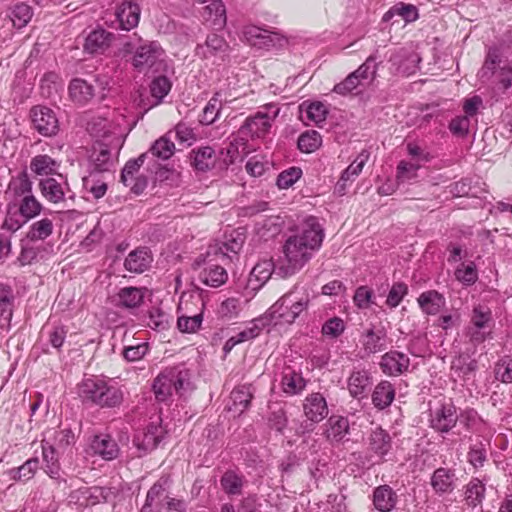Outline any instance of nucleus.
Instances as JSON below:
<instances>
[{"label":"nucleus","mask_w":512,"mask_h":512,"mask_svg":"<svg viewBox=\"0 0 512 512\" xmlns=\"http://www.w3.org/2000/svg\"><path fill=\"white\" fill-rule=\"evenodd\" d=\"M455 276L457 280L466 285L474 284L477 280V271L475 264L473 262L467 265H465L464 263L461 264V266L456 269Z\"/></svg>","instance_id":"nucleus-57"},{"label":"nucleus","mask_w":512,"mask_h":512,"mask_svg":"<svg viewBox=\"0 0 512 512\" xmlns=\"http://www.w3.org/2000/svg\"><path fill=\"white\" fill-rule=\"evenodd\" d=\"M245 242V235L239 231H233L230 234V237L226 242H223L220 246L213 248V253L218 254L221 253L223 257H228L232 259V257L228 256V253L231 252L235 255L241 250L243 244Z\"/></svg>","instance_id":"nucleus-36"},{"label":"nucleus","mask_w":512,"mask_h":512,"mask_svg":"<svg viewBox=\"0 0 512 512\" xmlns=\"http://www.w3.org/2000/svg\"><path fill=\"white\" fill-rule=\"evenodd\" d=\"M7 16L15 28L21 29L32 19L33 9L28 4L19 2L9 8Z\"/></svg>","instance_id":"nucleus-33"},{"label":"nucleus","mask_w":512,"mask_h":512,"mask_svg":"<svg viewBox=\"0 0 512 512\" xmlns=\"http://www.w3.org/2000/svg\"><path fill=\"white\" fill-rule=\"evenodd\" d=\"M324 230L314 216L308 217L299 233L290 236L284 246L283 252L286 264L278 268V274L287 277L300 270L311 258L312 252L317 250L323 241Z\"/></svg>","instance_id":"nucleus-1"},{"label":"nucleus","mask_w":512,"mask_h":512,"mask_svg":"<svg viewBox=\"0 0 512 512\" xmlns=\"http://www.w3.org/2000/svg\"><path fill=\"white\" fill-rule=\"evenodd\" d=\"M379 365L384 374L397 376L408 370L410 359L402 352L391 350L381 357Z\"/></svg>","instance_id":"nucleus-10"},{"label":"nucleus","mask_w":512,"mask_h":512,"mask_svg":"<svg viewBox=\"0 0 512 512\" xmlns=\"http://www.w3.org/2000/svg\"><path fill=\"white\" fill-rule=\"evenodd\" d=\"M121 147L120 138H113L110 143L97 141L93 146L90 155L91 170L90 173L113 174L117 162V155Z\"/></svg>","instance_id":"nucleus-5"},{"label":"nucleus","mask_w":512,"mask_h":512,"mask_svg":"<svg viewBox=\"0 0 512 512\" xmlns=\"http://www.w3.org/2000/svg\"><path fill=\"white\" fill-rule=\"evenodd\" d=\"M202 321V313L194 316H181L177 320V327L183 333H194L200 328Z\"/></svg>","instance_id":"nucleus-53"},{"label":"nucleus","mask_w":512,"mask_h":512,"mask_svg":"<svg viewBox=\"0 0 512 512\" xmlns=\"http://www.w3.org/2000/svg\"><path fill=\"white\" fill-rule=\"evenodd\" d=\"M326 437L330 442L339 443L349 432V421L342 416H331L328 419Z\"/></svg>","instance_id":"nucleus-32"},{"label":"nucleus","mask_w":512,"mask_h":512,"mask_svg":"<svg viewBox=\"0 0 512 512\" xmlns=\"http://www.w3.org/2000/svg\"><path fill=\"white\" fill-rule=\"evenodd\" d=\"M485 490V485L478 478H473L466 486L465 499L467 505L470 507L479 505L484 498Z\"/></svg>","instance_id":"nucleus-45"},{"label":"nucleus","mask_w":512,"mask_h":512,"mask_svg":"<svg viewBox=\"0 0 512 512\" xmlns=\"http://www.w3.org/2000/svg\"><path fill=\"white\" fill-rule=\"evenodd\" d=\"M69 94L74 102L84 104L93 98L94 88L87 81L75 78L70 82Z\"/></svg>","instance_id":"nucleus-30"},{"label":"nucleus","mask_w":512,"mask_h":512,"mask_svg":"<svg viewBox=\"0 0 512 512\" xmlns=\"http://www.w3.org/2000/svg\"><path fill=\"white\" fill-rule=\"evenodd\" d=\"M53 230V221L49 218H42L30 226L27 238L31 241L45 240L52 235Z\"/></svg>","instance_id":"nucleus-41"},{"label":"nucleus","mask_w":512,"mask_h":512,"mask_svg":"<svg viewBox=\"0 0 512 512\" xmlns=\"http://www.w3.org/2000/svg\"><path fill=\"white\" fill-rule=\"evenodd\" d=\"M279 109L275 105L269 104L263 110L258 111L253 116L246 118L239 132L251 138L264 137L270 130L272 122L278 116Z\"/></svg>","instance_id":"nucleus-6"},{"label":"nucleus","mask_w":512,"mask_h":512,"mask_svg":"<svg viewBox=\"0 0 512 512\" xmlns=\"http://www.w3.org/2000/svg\"><path fill=\"white\" fill-rule=\"evenodd\" d=\"M369 157L370 153L367 150H362L355 160L342 172L341 177L337 182V188L339 191H343L347 182L353 181L361 173Z\"/></svg>","instance_id":"nucleus-22"},{"label":"nucleus","mask_w":512,"mask_h":512,"mask_svg":"<svg viewBox=\"0 0 512 512\" xmlns=\"http://www.w3.org/2000/svg\"><path fill=\"white\" fill-rule=\"evenodd\" d=\"M170 133L171 132H168L166 135L157 139L147 153H150L153 157L161 160H168L171 158L174 155L176 148L174 142L169 138Z\"/></svg>","instance_id":"nucleus-34"},{"label":"nucleus","mask_w":512,"mask_h":512,"mask_svg":"<svg viewBox=\"0 0 512 512\" xmlns=\"http://www.w3.org/2000/svg\"><path fill=\"white\" fill-rule=\"evenodd\" d=\"M39 188L42 196L53 204L64 202L65 195L70 190L66 181L60 182L52 177L42 179Z\"/></svg>","instance_id":"nucleus-14"},{"label":"nucleus","mask_w":512,"mask_h":512,"mask_svg":"<svg viewBox=\"0 0 512 512\" xmlns=\"http://www.w3.org/2000/svg\"><path fill=\"white\" fill-rule=\"evenodd\" d=\"M252 398L251 386H239L231 392L232 404L228 406V410L240 415L249 407Z\"/></svg>","instance_id":"nucleus-27"},{"label":"nucleus","mask_w":512,"mask_h":512,"mask_svg":"<svg viewBox=\"0 0 512 512\" xmlns=\"http://www.w3.org/2000/svg\"><path fill=\"white\" fill-rule=\"evenodd\" d=\"M217 161L215 150L210 146H202L190 152L191 166L199 172H207L215 167Z\"/></svg>","instance_id":"nucleus-16"},{"label":"nucleus","mask_w":512,"mask_h":512,"mask_svg":"<svg viewBox=\"0 0 512 512\" xmlns=\"http://www.w3.org/2000/svg\"><path fill=\"white\" fill-rule=\"evenodd\" d=\"M211 3L204 8L203 17L211 20L212 24L222 27L226 24V9L221 0H210Z\"/></svg>","instance_id":"nucleus-39"},{"label":"nucleus","mask_w":512,"mask_h":512,"mask_svg":"<svg viewBox=\"0 0 512 512\" xmlns=\"http://www.w3.org/2000/svg\"><path fill=\"white\" fill-rule=\"evenodd\" d=\"M5 194L11 197L10 202H17L19 199L32 194V182L26 170L11 178Z\"/></svg>","instance_id":"nucleus-18"},{"label":"nucleus","mask_w":512,"mask_h":512,"mask_svg":"<svg viewBox=\"0 0 512 512\" xmlns=\"http://www.w3.org/2000/svg\"><path fill=\"white\" fill-rule=\"evenodd\" d=\"M57 166L56 161L46 154L36 155L30 162L31 171L40 176L53 174Z\"/></svg>","instance_id":"nucleus-43"},{"label":"nucleus","mask_w":512,"mask_h":512,"mask_svg":"<svg viewBox=\"0 0 512 512\" xmlns=\"http://www.w3.org/2000/svg\"><path fill=\"white\" fill-rule=\"evenodd\" d=\"M375 60L376 58L373 55L369 56L357 70L352 72L356 75L360 83L362 80H373L375 78L377 72V64L375 63Z\"/></svg>","instance_id":"nucleus-54"},{"label":"nucleus","mask_w":512,"mask_h":512,"mask_svg":"<svg viewBox=\"0 0 512 512\" xmlns=\"http://www.w3.org/2000/svg\"><path fill=\"white\" fill-rule=\"evenodd\" d=\"M30 115L34 128L45 137H51L57 134L59 122L54 111L46 106H34Z\"/></svg>","instance_id":"nucleus-7"},{"label":"nucleus","mask_w":512,"mask_h":512,"mask_svg":"<svg viewBox=\"0 0 512 512\" xmlns=\"http://www.w3.org/2000/svg\"><path fill=\"white\" fill-rule=\"evenodd\" d=\"M458 420L456 407L453 404H444L431 415V427L441 433L449 432L455 427Z\"/></svg>","instance_id":"nucleus-9"},{"label":"nucleus","mask_w":512,"mask_h":512,"mask_svg":"<svg viewBox=\"0 0 512 512\" xmlns=\"http://www.w3.org/2000/svg\"><path fill=\"white\" fill-rule=\"evenodd\" d=\"M17 206V202H9L7 204V212L2 224L3 229H6L10 232H16L28 222V220L21 214L19 209H17Z\"/></svg>","instance_id":"nucleus-37"},{"label":"nucleus","mask_w":512,"mask_h":512,"mask_svg":"<svg viewBox=\"0 0 512 512\" xmlns=\"http://www.w3.org/2000/svg\"><path fill=\"white\" fill-rule=\"evenodd\" d=\"M363 350L367 354L381 352L387 347V330L384 326L372 325L362 336Z\"/></svg>","instance_id":"nucleus-13"},{"label":"nucleus","mask_w":512,"mask_h":512,"mask_svg":"<svg viewBox=\"0 0 512 512\" xmlns=\"http://www.w3.org/2000/svg\"><path fill=\"white\" fill-rule=\"evenodd\" d=\"M373 290L367 286H360L356 289L353 301L359 309H367L373 304Z\"/></svg>","instance_id":"nucleus-59"},{"label":"nucleus","mask_w":512,"mask_h":512,"mask_svg":"<svg viewBox=\"0 0 512 512\" xmlns=\"http://www.w3.org/2000/svg\"><path fill=\"white\" fill-rule=\"evenodd\" d=\"M407 293L408 286L405 283H394L388 293L386 304L391 308L397 307Z\"/></svg>","instance_id":"nucleus-56"},{"label":"nucleus","mask_w":512,"mask_h":512,"mask_svg":"<svg viewBox=\"0 0 512 512\" xmlns=\"http://www.w3.org/2000/svg\"><path fill=\"white\" fill-rule=\"evenodd\" d=\"M302 175L299 167H291L281 172L277 177V186L281 189L292 186Z\"/></svg>","instance_id":"nucleus-58"},{"label":"nucleus","mask_w":512,"mask_h":512,"mask_svg":"<svg viewBox=\"0 0 512 512\" xmlns=\"http://www.w3.org/2000/svg\"><path fill=\"white\" fill-rule=\"evenodd\" d=\"M91 448L95 454L100 455L105 460H113L119 453L116 441L109 435L95 436Z\"/></svg>","instance_id":"nucleus-26"},{"label":"nucleus","mask_w":512,"mask_h":512,"mask_svg":"<svg viewBox=\"0 0 512 512\" xmlns=\"http://www.w3.org/2000/svg\"><path fill=\"white\" fill-rule=\"evenodd\" d=\"M163 438L162 427L151 423L146 428L138 430L133 438V443L141 454L153 451Z\"/></svg>","instance_id":"nucleus-8"},{"label":"nucleus","mask_w":512,"mask_h":512,"mask_svg":"<svg viewBox=\"0 0 512 512\" xmlns=\"http://www.w3.org/2000/svg\"><path fill=\"white\" fill-rule=\"evenodd\" d=\"M126 53H133L132 65L140 73H147L160 65L164 50L157 41L143 40L138 37L123 46Z\"/></svg>","instance_id":"nucleus-4"},{"label":"nucleus","mask_w":512,"mask_h":512,"mask_svg":"<svg viewBox=\"0 0 512 512\" xmlns=\"http://www.w3.org/2000/svg\"><path fill=\"white\" fill-rule=\"evenodd\" d=\"M322 143L321 135L315 130H309L302 133L297 141L298 148L303 153H312L316 151Z\"/></svg>","instance_id":"nucleus-47"},{"label":"nucleus","mask_w":512,"mask_h":512,"mask_svg":"<svg viewBox=\"0 0 512 512\" xmlns=\"http://www.w3.org/2000/svg\"><path fill=\"white\" fill-rule=\"evenodd\" d=\"M304 414L314 423L321 422L328 415V407L325 398L320 393H312L306 397L303 404Z\"/></svg>","instance_id":"nucleus-15"},{"label":"nucleus","mask_w":512,"mask_h":512,"mask_svg":"<svg viewBox=\"0 0 512 512\" xmlns=\"http://www.w3.org/2000/svg\"><path fill=\"white\" fill-rule=\"evenodd\" d=\"M39 461L37 458L27 460L22 466H20L13 475L15 480H28L33 477L36 470L38 469Z\"/></svg>","instance_id":"nucleus-61"},{"label":"nucleus","mask_w":512,"mask_h":512,"mask_svg":"<svg viewBox=\"0 0 512 512\" xmlns=\"http://www.w3.org/2000/svg\"><path fill=\"white\" fill-rule=\"evenodd\" d=\"M501 62V54L498 48L490 47L483 67L481 68V77L490 78L495 73L496 68Z\"/></svg>","instance_id":"nucleus-50"},{"label":"nucleus","mask_w":512,"mask_h":512,"mask_svg":"<svg viewBox=\"0 0 512 512\" xmlns=\"http://www.w3.org/2000/svg\"><path fill=\"white\" fill-rule=\"evenodd\" d=\"M151 262L152 258L147 248H138L129 253L124 266L129 272L140 274L149 268Z\"/></svg>","instance_id":"nucleus-24"},{"label":"nucleus","mask_w":512,"mask_h":512,"mask_svg":"<svg viewBox=\"0 0 512 512\" xmlns=\"http://www.w3.org/2000/svg\"><path fill=\"white\" fill-rule=\"evenodd\" d=\"M114 34L103 28L91 31L86 37L84 48L91 54L102 53L111 45Z\"/></svg>","instance_id":"nucleus-17"},{"label":"nucleus","mask_w":512,"mask_h":512,"mask_svg":"<svg viewBox=\"0 0 512 512\" xmlns=\"http://www.w3.org/2000/svg\"><path fill=\"white\" fill-rule=\"evenodd\" d=\"M219 93H215V95L209 100L207 105L203 110V114L201 116L200 122L204 125H210L216 121L219 117L221 111V100L218 98Z\"/></svg>","instance_id":"nucleus-49"},{"label":"nucleus","mask_w":512,"mask_h":512,"mask_svg":"<svg viewBox=\"0 0 512 512\" xmlns=\"http://www.w3.org/2000/svg\"><path fill=\"white\" fill-rule=\"evenodd\" d=\"M170 89L171 82L167 77L159 76L155 78L150 85V92L155 101L148 108H146L145 111H147L155 105L160 104L163 98L169 93Z\"/></svg>","instance_id":"nucleus-46"},{"label":"nucleus","mask_w":512,"mask_h":512,"mask_svg":"<svg viewBox=\"0 0 512 512\" xmlns=\"http://www.w3.org/2000/svg\"><path fill=\"white\" fill-rule=\"evenodd\" d=\"M228 48L227 42L217 34H210L207 36L204 45L197 46V54H202L204 57L209 55H216L225 52Z\"/></svg>","instance_id":"nucleus-38"},{"label":"nucleus","mask_w":512,"mask_h":512,"mask_svg":"<svg viewBox=\"0 0 512 512\" xmlns=\"http://www.w3.org/2000/svg\"><path fill=\"white\" fill-rule=\"evenodd\" d=\"M309 302V293L306 290L299 291L296 285L270 307L268 314L275 324H292L307 309Z\"/></svg>","instance_id":"nucleus-3"},{"label":"nucleus","mask_w":512,"mask_h":512,"mask_svg":"<svg viewBox=\"0 0 512 512\" xmlns=\"http://www.w3.org/2000/svg\"><path fill=\"white\" fill-rule=\"evenodd\" d=\"M360 85L359 80L356 75L350 73L342 82L336 84L333 88V92L346 96L351 93L354 89H356Z\"/></svg>","instance_id":"nucleus-63"},{"label":"nucleus","mask_w":512,"mask_h":512,"mask_svg":"<svg viewBox=\"0 0 512 512\" xmlns=\"http://www.w3.org/2000/svg\"><path fill=\"white\" fill-rule=\"evenodd\" d=\"M395 397V389L389 381H381L374 389L372 402L378 409H385L391 405Z\"/></svg>","instance_id":"nucleus-31"},{"label":"nucleus","mask_w":512,"mask_h":512,"mask_svg":"<svg viewBox=\"0 0 512 512\" xmlns=\"http://www.w3.org/2000/svg\"><path fill=\"white\" fill-rule=\"evenodd\" d=\"M456 474L455 470L440 467L437 468L430 478V485L435 494L441 496L450 494L456 488Z\"/></svg>","instance_id":"nucleus-12"},{"label":"nucleus","mask_w":512,"mask_h":512,"mask_svg":"<svg viewBox=\"0 0 512 512\" xmlns=\"http://www.w3.org/2000/svg\"><path fill=\"white\" fill-rule=\"evenodd\" d=\"M141 8L133 2L124 0L116 8V18L122 30L130 31L135 28L140 20Z\"/></svg>","instance_id":"nucleus-11"},{"label":"nucleus","mask_w":512,"mask_h":512,"mask_svg":"<svg viewBox=\"0 0 512 512\" xmlns=\"http://www.w3.org/2000/svg\"><path fill=\"white\" fill-rule=\"evenodd\" d=\"M468 461L474 467H482L486 461V449L483 443L473 445L468 452Z\"/></svg>","instance_id":"nucleus-64"},{"label":"nucleus","mask_w":512,"mask_h":512,"mask_svg":"<svg viewBox=\"0 0 512 512\" xmlns=\"http://www.w3.org/2000/svg\"><path fill=\"white\" fill-rule=\"evenodd\" d=\"M228 278L226 270L217 264H208L200 273L199 280L211 287H220Z\"/></svg>","instance_id":"nucleus-28"},{"label":"nucleus","mask_w":512,"mask_h":512,"mask_svg":"<svg viewBox=\"0 0 512 512\" xmlns=\"http://www.w3.org/2000/svg\"><path fill=\"white\" fill-rule=\"evenodd\" d=\"M105 384L106 381L99 378L84 379L78 386V394L84 402H91L98 406Z\"/></svg>","instance_id":"nucleus-19"},{"label":"nucleus","mask_w":512,"mask_h":512,"mask_svg":"<svg viewBox=\"0 0 512 512\" xmlns=\"http://www.w3.org/2000/svg\"><path fill=\"white\" fill-rule=\"evenodd\" d=\"M195 389L192 373L184 367H172L161 372L153 382V391L158 401H167L175 391L186 397Z\"/></svg>","instance_id":"nucleus-2"},{"label":"nucleus","mask_w":512,"mask_h":512,"mask_svg":"<svg viewBox=\"0 0 512 512\" xmlns=\"http://www.w3.org/2000/svg\"><path fill=\"white\" fill-rule=\"evenodd\" d=\"M371 386V378L366 370L354 371L348 380V389L353 397H363Z\"/></svg>","instance_id":"nucleus-29"},{"label":"nucleus","mask_w":512,"mask_h":512,"mask_svg":"<svg viewBox=\"0 0 512 512\" xmlns=\"http://www.w3.org/2000/svg\"><path fill=\"white\" fill-rule=\"evenodd\" d=\"M245 36L253 45H261L265 47L280 45L281 38L277 33L263 30L259 27L252 26L245 30Z\"/></svg>","instance_id":"nucleus-25"},{"label":"nucleus","mask_w":512,"mask_h":512,"mask_svg":"<svg viewBox=\"0 0 512 512\" xmlns=\"http://www.w3.org/2000/svg\"><path fill=\"white\" fill-rule=\"evenodd\" d=\"M103 394L101 395L100 400L98 401V406L101 408H115L122 404L123 402V392L121 389L109 385L107 382L105 384L104 389L102 390Z\"/></svg>","instance_id":"nucleus-44"},{"label":"nucleus","mask_w":512,"mask_h":512,"mask_svg":"<svg viewBox=\"0 0 512 512\" xmlns=\"http://www.w3.org/2000/svg\"><path fill=\"white\" fill-rule=\"evenodd\" d=\"M285 393L294 395L301 392L305 387V381L302 376L291 368L285 369L281 381Z\"/></svg>","instance_id":"nucleus-40"},{"label":"nucleus","mask_w":512,"mask_h":512,"mask_svg":"<svg viewBox=\"0 0 512 512\" xmlns=\"http://www.w3.org/2000/svg\"><path fill=\"white\" fill-rule=\"evenodd\" d=\"M98 174L89 173L87 177L83 179L84 187L89 191L95 199L102 198L107 191V183L97 178Z\"/></svg>","instance_id":"nucleus-51"},{"label":"nucleus","mask_w":512,"mask_h":512,"mask_svg":"<svg viewBox=\"0 0 512 512\" xmlns=\"http://www.w3.org/2000/svg\"><path fill=\"white\" fill-rule=\"evenodd\" d=\"M147 155L148 153H143L138 158L131 159L125 164L121 173V181L125 186L129 185V178L134 177V174L138 172L140 167L144 164Z\"/></svg>","instance_id":"nucleus-55"},{"label":"nucleus","mask_w":512,"mask_h":512,"mask_svg":"<svg viewBox=\"0 0 512 512\" xmlns=\"http://www.w3.org/2000/svg\"><path fill=\"white\" fill-rule=\"evenodd\" d=\"M17 209L29 221L40 214L42 204L34 197L33 194L27 195L17 201Z\"/></svg>","instance_id":"nucleus-48"},{"label":"nucleus","mask_w":512,"mask_h":512,"mask_svg":"<svg viewBox=\"0 0 512 512\" xmlns=\"http://www.w3.org/2000/svg\"><path fill=\"white\" fill-rule=\"evenodd\" d=\"M345 329L344 321L339 317L327 320L322 326V334L332 338L340 336Z\"/></svg>","instance_id":"nucleus-62"},{"label":"nucleus","mask_w":512,"mask_h":512,"mask_svg":"<svg viewBox=\"0 0 512 512\" xmlns=\"http://www.w3.org/2000/svg\"><path fill=\"white\" fill-rule=\"evenodd\" d=\"M492 322L491 310L483 305H477L473 308L471 316V324L477 328L486 329Z\"/></svg>","instance_id":"nucleus-52"},{"label":"nucleus","mask_w":512,"mask_h":512,"mask_svg":"<svg viewBox=\"0 0 512 512\" xmlns=\"http://www.w3.org/2000/svg\"><path fill=\"white\" fill-rule=\"evenodd\" d=\"M417 302L423 313L427 315L438 314L446 304L444 296L436 290L421 293Z\"/></svg>","instance_id":"nucleus-21"},{"label":"nucleus","mask_w":512,"mask_h":512,"mask_svg":"<svg viewBox=\"0 0 512 512\" xmlns=\"http://www.w3.org/2000/svg\"><path fill=\"white\" fill-rule=\"evenodd\" d=\"M397 503V495L389 485H381L373 492V504L380 512H389Z\"/></svg>","instance_id":"nucleus-23"},{"label":"nucleus","mask_w":512,"mask_h":512,"mask_svg":"<svg viewBox=\"0 0 512 512\" xmlns=\"http://www.w3.org/2000/svg\"><path fill=\"white\" fill-rule=\"evenodd\" d=\"M328 114L326 106L322 102H312L307 105L306 115L307 118L316 124L325 121Z\"/></svg>","instance_id":"nucleus-60"},{"label":"nucleus","mask_w":512,"mask_h":512,"mask_svg":"<svg viewBox=\"0 0 512 512\" xmlns=\"http://www.w3.org/2000/svg\"><path fill=\"white\" fill-rule=\"evenodd\" d=\"M244 482V477L233 470H227L220 479L221 487L228 495H241Z\"/></svg>","instance_id":"nucleus-35"},{"label":"nucleus","mask_w":512,"mask_h":512,"mask_svg":"<svg viewBox=\"0 0 512 512\" xmlns=\"http://www.w3.org/2000/svg\"><path fill=\"white\" fill-rule=\"evenodd\" d=\"M145 291V288L124 287L118 293L119 301L126 308L138 307L144 299Z\"/></svg>","instance_id":"nucleus-42"},{"label":"nucleus","mask_w":512,"mask_h":512,"mask_svg":"<svg viewBox=\"0 0 512 512\" xmlns=\"http://www.w3.org/2000/svg\"><path fill=\"white\" fill-rule=\"evenodd\" d=\"M368 445L369 449L382 459L392 448V438L386 430L378 427L370 433Z\"/></svg>","instance_id":"nucleus-20"}]
</instances>
